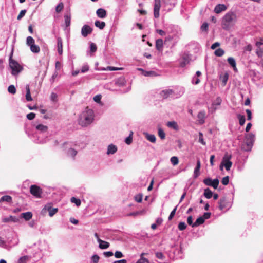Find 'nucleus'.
Segmentation results:
<instances>
[{"instance_id":"obj_31","label":"nucleus","mask_w":263,"mask_h":263,"mask_svg":"<svg viewBox=\"0 0 263 263\" xmlns=\"http://www.w3.org/2000/svg\"><path fill=\"white\" fill-rule=\"evenodd\" d=\"M126 80L124 77H121L119 78L116 81V85L122 87L125 85L126 84Z\"/></svg>"},{"instance_id":"obj_34","label":"nucleus","mask_w":263,"mask_h":263,"mask_svg":"<svg viewBox=\"0 0 263 263\" xmlns=\"http://www.w3.org/2000/svg\"><path fill=\"white\" fill-rule=\"evenodd\" d=\"M204 218L203 217H198L195 222L192 224V227H197L204 222Z\"/></svg>"},{"instance_id":"obj_55","label":"nucleus","mask_w":263,"mask_h":263,"mask_svg":"<svg viewBox=\"0 0 263 263\" xmlns=\"http://www.w3.org/2000/svg\"><path fill=\"white\" fill-rule=\"evenodd\" d=\"M97 47L96 45L93 43H91L90 44V52L94 53L97 51Z\"/></svg>"},{"instance_id":"obj_38","label":"nucleus","mask_w":263,"mask_h":263,"mask_svg":"<svg viewBox=\"0 0 263 263\" xmlns=\"http://www.w3.org/2000/svg\"><path fill=\"white\" fill-rule=\"evenodd\" d=\"M26 99L27 101H31L32 100V97L31 96L30 90L29 88V86L27 85L26 86Z\"/></svg>"},{"instance_id":"obj_3","label":"nucleus","mask_w":263,"mask_h":263,"mask_svg":"<svg viewBox=\"0 0 263 263\" xmlns=\"http://www.w3.org/2000/svg\"><path fill=\"white\" fill-rule=\"evenodd\" d=\"M63 147L67 156L72 158L73 160L78 153V151L81 148L79 143L76 141L65 142L63 143Z\"/></svg>"},{"instance_id":"obj_23","label":"nucleus","mask_w":263,"mask_h":263,"mask_svg":"<svg viewBox=\"0 0 263 263\" xmlns=\"http://www.w3.org/2000/svg\"><path fill=\"white\" fill-rule=\"evenodd\" d=\"M200 167H201L200 161L199 159H198L197 161L196 166V167L194 169V175H193L194 178H196L199 176Z\"/></svg>"},{"instance_id":"obj_22","label":"nucleus","mask_w":263,"mask_h":263,"mask_svg":"<svg viewBox=\"0 0 263 263\" xmlns=\"http://www.w3.org/2000/svg\"><path fill=\"white\" fill-rule=\"evenodd\" d=\"M138 70L141 71L142 74L145 77H155L157 76L156 72L154 71H146L142 68H138Z\"/></svg>"},{"instance_id":"obj_25","label":"nucleus","mask_w":263,"mask_h":263,"mask_svg":"<svg viewBox=\"0 0 263 263\" xmlns=\"http://www.w3.org/2000/svg\"><path fill=\"white\" fill-rule=\"evenodd\" d=\"M97 15L100 18H104L107 15L106 11L103 8H99L96 11Z\"/></svg>"},{"instance_id":"obj_36","label":"nucleus","mask_w":263,"mask_h":263,"mask_svg":"<svg viewBox=\"0 0 263 263\" xmlns=\"http://www.w3.org/2000/svg\"><path fill=\"white\" fill-rule=\"evenodd\" d=\"M167 126L168 127L171 128L176 130H177L179 129L178 125L177 122L174 121L168 122L167 123Z\"/></svg>"},{"instance_id":"obj_64","label":"nucleus","mask_w":263,"mask_h":263,"mask_svg":"<svg viewBox=\"0 0 263 263\" xmlns=\"http://www.w3.org/2000/svg\"><path fill=\"white\" fill-rule=\"evenodd\" d=\"M229 177L228 176L223 177L222 179L221 183H222V184H223L224 185H227L229 183Z\"/></svg>"},{"instance_id":"obj_45","label":"nucleus","mask_w":263,"mask_h":263,"mask_svg":"<svg viewBox=\"0 0 263 263\" xmlns=\"http://www.w3.org/2000/svg\"><path fill=\"white\" fill-rule=\"evenodd\" d=\"M26 44L28 46H30L32 45L35 44V41L31 36H28L26 39Z\"/></svg>"},{"instance_id":"obj_7","label":"nucleus","mask_w":263,"mask_h":263,"mask_svg":"<svg viewBox=\"0 0 263 263\" xmlns=\"http://www.w3.org/2000/svg\"><path fill=\"white\" fill-rule=\"evenodd\" d=\"M192 60V54H190L188 51L183 52L180 59V64L182 67H185L187 64H189Z\"/></svg>"},{"instance_id":"obj_52","label":"nucleus","mask_w":263,"mask_h":263,"mask_svg":"<svg viewBox=\"0 0 263 263\" xmlns=\"http://www.w3.org/2000/svg\"><path fill=\"white\" fill-rule=\"evenodd\" d=\"M142 198L143 195L142 194H137L135 195L134 197L135 200L138 203H140L142 202Z\"/></svg>"},{"instance_id":"obj_28","label":"nucleus","mask_w":263,"mask_h":263,"mask_svg":"<svg viewBox=\"0 0 263 263\" xmlns=\"http://www.w3.org/2000/svg\"><path fill=\"white\" fill-rule=\"evenodd\" d=\"M229 77V74L228 72H225L224 74H220V80L221 81L223 86H225L226 85Z\"/></svg>"},{"instance_id":"obj_16","label":"nucleus","mask_w":263,"mask_h":263,"mask_svg":"<svg viewBox=\"0 0 263 263\" xmlns=\"http://www.w3.org/2000/svg\"><path fill=\"white\" fill-rule=\"evenodd\" d=\"M2 222L5 223L10 222H18L20 220L19 218L10 215L7 217H3L2 219Z\"/></svg>"},{"instance_id":"obj_58","label":"nucleus","mask_w":263,"mask_h":263,"mask_svg":"<svg viewBox=\"0 0 263 263\" xmlns=\"http://www.w3.org/2000/svg\"><path fill=\"white\" fill-rule=\"evenodd\" d=\"M132 135H133V132H131V134L129 135V136L125 138V142L127 144L129 145L132 142V140H133Z\"/></svg>"},{"instance_id":"obj_26","label":"nucleus","mask_w":263,"mask_h":263,"mask_svg":"<svg viewBox=\"0 0 263 263\" xmlns=\"http://www.w3.org/2000/svg\"><path fill=\"white\" fill-rule=\"evenodd\" d=\"M57 49L58 53L61 55L63 53L62 40L60 37L57 38Z\"/></svg>"},{"instance_id":"obj_39","label":"nucleus","mask_w":263,"mask_h":263,"mask_svg":"<svg viewBox=\"0 0 263 263\" xmlns=\"http://www.w3.org/2000/svg\"><path fill=\"white\" fill-rule=\"evenodd\" d=\"M95 25L100 29H103L105 26V23L103 21L97 20L95 22Z\"/></svg>"},{"instance_id":"obj_27","label":"nucleus","mask_w":263,"mask_h":263,"mask_svg":"<svg viewBox=\"0 0 263 263\" xmlns=\"http://www.w3.org/2000/svg\"><path fill=\"white\" fill-rule=\"evenodd\" d=\"M228 63L231 66V67L233 68L234 71L237 72V68L236 67V63L235 60L234 58L232 57H229L227 59Z\"/></svg>"},{"instance_id":"obj_32","label":"nucleus","mask_w":263,"mask_h":263,"mask_svg":"<svg viewBox=\"0 0 263 263\" xmlns=\"http://www.w3.org/2000/svg\"><path fill=\"white\" fill-rule=\"evenodd\" d=\"M21 218H23L25 220L28 221L32 217V213L31 212L22 213L20 215Z\"/></svg>"},{"instance_id":"obj_2","label":"nucleus","mask_w":263,"mask_h":263,"mask_svg":"<svg viewBox=\"0 0 263 263\" xmlns=\"http://www.w3.org/2000/svg\"><path fill=\"white\" fill-rule=\"evenodd\" d=\"M94 118L93 110L86 107L79 115L78 124L82 127H87L93 122Z\"/></svg>"},{"instance_id":"obj_63","label":"nucleus","mask_w":263,"mask_h":263,"mask_svg":"<svg viewBox=\"0 0 263 263\" xmlns=\"http://www.w3.org/2000/svg\"><path fill=\"white\" fill-rule=\"evenodd\" d=\"M115 257L117 258H120L124 256V255L123 253L119 251H117L115 252L114 254Z\"/></svg>"},{"instance_id":"obj_60","label":"nucleus","mask_w":263,"mask_h":263,"mask_svg":"<svg viewBox=\"0 0 263 263\" xmlns=\"http://www.w3.org/2000/svg\"><path fill=\"white\" fill-rule=\"evenodd\" d=\"M136 263H149V261L145 257H140Z\"/></svg>"},{"instance_id":"obj_61","label":"nucleus","mask_w":263,"mask_h":263,"mask_svg":"<svg viewBox=\"0 0 263 263\" xmlns=\"http://www.w3.org/2000/svg\"><path fill=\"white\" fill-rule=\"evenodd\" d=\"M209 24L207 23H203L201 26L200 29L202 31H207L208 30Z\"/></svg>"},{"instance_id":"obj_17","label":"nucleus","mask_w":263,"mask_h":263,"mask_svg":"<svg viewBox=\"0 0 263 263\" xmlns=\"http://www.w3.org/2000/svg\"><path fill=\"white\" fill-rule=\"evenodd\" d=\"M175 93V98H178L181 96H182L184 92H185V89L183 87H176L175 89H173Z\"/></svg>"},{"instance_id":"obj_57","label":"nucleus","mask_w":263,"mask_h":263,"mask_svg":"<svg viewBox=\"0 0 263 263\" xmlns=\"http://www.w3.org/2000/svg\"><path fill=\"white\" fill-rule=\"evenodd\" d=\"M8 90L11 94H14L16 92V88L13 85H11L8 87Z\"/></svg>"},{"instance_id":"obj_19","label":"nucleus","mask_w":263,"mask_h":263,"mask_svg":"<svg viewBox=\"0 0 263 263\" xmlns=\"http://www.w3.org/2000/svg\"><path fill=\"white\" fill-rule=\"evenodd\" d=\"M201 72L200 71H197L192 79V83L194 85L198 84L200 82L199 77L201 76Z\"/></svg>"},{"instance_id":"obj_41","label":"nucleus","mask_w":263,"mask_h":263,"mask_svg":"<svg viewBox=\"0 0 263 263\" xmlns=\"http://www.w3.org/2000/svg\"><path fill=\"white\" fill-rule=\"evenodd\" d=\"M31 51L35 53H37L40 52V49L39 46L35 44L30 46Z\"/></svg>"},{"instance_id":"obj_62","label":"nucleus","mask_w":263,"mask_h":263,"mask_svg":"<svg viewBox=\"0 0 263 263\" xmlns=\"http://www.w3.org/2000/svg\"><path fill=\"white\" fill-rule=\"evenodd\" d=\"M155 256L157 258L160 259H163L165 258V256L163 255V254L160 252H156Z\"/></svg>"},{"instance_id":"obj_11","label":"nucleus","mask_w":263,"mask_h":263,"mask_svg":"<svg viewBox=\"0 0 263 263\" xmlns=\"http://www.w3.org/2000/svg\"><path fill=\"white\" fill-rule=\"evenodd\" d=\"M30 192L34 196L37 198L41 197L42 194V189L36 185H31L30 187Z\"/></svg>"},{"instance_id":"obj_47","label":"nucleus","mask_w":263,"mask_h":263,"mask_svg":"<svg viewBox=\"0 0 263 263\" xmlns=\"http://www.w3.org/2000/svg\"><path fill=\"white\" fill-rule=\"evenodd\" d=\"M65 23L66 27H68L70 24L71 17L70 15L65 14L64 15Z\"/></svg>"},{"instance_id":"obj_13","label":"nucleus","mask_w":263,"mask_h":263,"mask_svg":"<svg viewBox=\"0 0 263 263\" xmlns=\"http://www.w3.org/2000/svg\"><path fill=\"white\" fill-rule=\"evenodd\" d=\"M175 92L173 89H166L161 91L160 95L163 98H175Z\"/></svg>"},{"instance_id":"obj_8","label":"nucleus","mask_w":263,"mask_h":263,"mask_svg":"<svg viewBox=\"0 0 263 263\" xmlns=\"http://www.w3.org/2000/svg\"><path fill=\"white\" fill-rule=\"evenodd\" d=\"M219 208L221 211H227L232 206V202L226 197L221 198L218 201Z\"/></svg>"},{"instance_id":"obj_51","label":"nucleus","mask_w":263,"mask_h":263,"mask_svg":"<svg viewBox=\"0 0 263 263\" xmlns=\"http://www.w3.org/2000/svg\"><path fill=\"white\" fill-rule=\"evenodd\" d=\"M186 224L184 222H180L178 224V228L180 231H183L186 228Z\"/></svg>"},{"instance_id":"obj_42","label":"nucleus","mask_w":263,"mask_h":263,"mask_svg":"<svg viewBox=\"0 0 263 263\" xmlns=\"http://www.w3.org/2000/svg\"><path fill=\"white\" fill-rule=\"evenodd\" d=\"M0 247H2L3 248L9 250L10 247L8 245H7L6 242L2 238L0 237Z\"/></svg>"},{"instance_id":"obj_48","label":"nucleus","mask_w":263,"mask_h":263,"mask_svg":"<svg viewBox=\"0 0 263 263\" xmlns=\"http://www.w3.org/2000/svg\"><path fill=\"white\" fill-rule=\"evenodd\" d=\"M89 69V66L87 63L84 64L81 68V72L82 73H85L87 72Z\"/></svg>"},{"instance_id":"obj_50","label":"nucleus","mask_w":263,"mask_h":263,"mask_svg":"<svg viewBox=\"0 0 263 263\" xmlns=\"http://www.w3.org/2000/svg\"><path fill=\"white\" fill-rule=\"evenodd\" d=\"M29 258L27 255L21 257L18 260V263H26Z\"/></svg>"},{"instance_id":"obj_33","label":"nucleus","mask_w":263,"mask_h":263,"mask_svg":"<svg viewBox=\"0 0 263 263\" xmlns=\"http://www.w3.org/2000/svg\"><path fill=\"white\" fill-rule=\"evenodd\" d=\"M109 247V243L102 240H99V247L101 249H106L108 248Z\"/></svg>"},{"instance_id":"obj_14","label":"nucleus","mask_w":263,"mask_h":263,"mask_svg":"<svg viewBox=\"0 0 263 263\" xmlns=\"http://www.w3.org/2000/svg\"><path fill=\"white\" fill-rule=\"evenodd\" d=\"M161 7V0H155L154 7V16L157 18L159 17V11Z\"/></svg>"},{"instance_id":"obj_20","label":"nucleus","mask_w":263,"mask_h":263,"mask_svg":"<svg viewBox=\"0 0 263 263\" xmlns=\"http://www.w3.org/2000/svg\"><path fill=\"white\" fill-rule=\"evenodd\" d=\"M117 146L113 144H110L107 147L106 154L108 155L114 154L117 152Z\"/></svg>"},{"instance_id":"obj_4","label":"nucleus","mask_w":263,"mask_h":263,"mask_svg":"<svg viewBox=\"0 0 263 263\" xmlns=\"http://www.w3.org/2000/svg\"><path fill=\"white\" fill-rule=\"evenodd\" d=\"M237 20L236 13L233 11H229L223 17L222 20V27L224 30H229L232 27Z\"/></svg>"},{"instance_id":"obj_12","label":"nucleus","mask_w":263,"mask_h":263,"mask_svg":"<svg viewBox=\"0 0 263 263\" xmlns=\"http://www.w3.org/2000/svg\"><path fill=\"white\" fill-rule=\"evenodd\" d=\"M58 211V208H52V204L49 203L46 204L42 210L43 212L48 211L50 217H52Z\"/></svg>"},{"instance_id":"obj_1","label":"nucleus","mask_w":263,"mask_h":263,"mask_svg":"<svg viewBox=\"0 0 263 263\" xmlns=\"http://www.w3.org/2000/svg\"><path fill=\"white\" fill-rule=\"evenodd\" d=\"M34 126L35 128V132L32 135L27 133L28 136L36 143H44L47 142L48 136V126L42 124H39Z\"/></svg>"},{"instance_id":"obj_43","label":"nucleus","mask_w":263,"mask_h":263,"mask_svg":"<svg viewBox=\"0 0 263 263\" xmlns=\"http://www.w3.org/2000/svg\"><path fill=\"white\" fill-rule=\"evenodd\" d=\"M237 118L239 119V124L241 126L243 125L245 123V121H246V119H245V116L241 115L240 114H238V115H237Z\"/></svg>"},{"instance_id":"obj_15","label":"nucleus","mask_w":263,"mask_h":263,"mask_svg":"<svg viewBox=\"0 0 263 263\" xmlns=\"http://www.w3.org/2000/svg\"><path fill=\"white\" fill-rule=\"evenodd\" d=\"M92 28L88 25H84L81 29V34L83 37H86L91 33Z\"/></svg>"},{"instance_id":"obj_5","label":"nucleus","mask_w":263,"mask_h":263,"mask_svg":"<svg viewBox=\"0 0 263 263\" xmlns=\"http://www.w3.org/2000/svg\"><path fill=\"white\" fill-rule=\"evenodd\" d=\"M255 139V134L250 133L245 135V143L242 146L244 151L249 152L251 150Z\"/></svg>"},{"instance_id":"obj_6","label":"nucleus","mask_w":263,"mask_h":263,"mask_svg":"<svg viewBox=\"0 0 263 263\" xmlns=\"http://www.w3.org/2000/svg\"><path fill=\"white\" fill-rule=\"evenodd\" d=\"M9 66L11 69V73L14 76L17 74L23 69L22 67L11 58L9 59Z\"/></svg>"},{"instance_id":"obj_9","label":"nucleus","mask_w":263,"mask_h":263,"mask_svg":"<svg viewBox=\"0 0 263 263\" xmlns=\"http://www.w3.org/2000/svg\"><path fill=\"white\" fill-rule=\"evenodd\" d=\"M232 156L228 153H226L222 158L221 162L224 165L227 171H229L232 165V162L231 161Z\"/></svg>"},{"instance_id":"obj_53","label":"nucleus","mask_w":263,"mask_h":263,"mask_svg":"<svg viewBox=\"0 0 263 263\" xmlns=\"http://www.w3.org/2000/svg\"><path fill=\"white\" fill-rule=\"evenodd\" d=\"M63 7H64V5H63V3H62V2L60 3L57 6V7L55 8L56 12L58 13H60L63 9Z\"/></svg>"},{"instance_id":"obj_49","label":"nucleus","mask_w":263,"mask_h":263,"mask_svg":"<svg viewBox=\"0 0 263 263\" xmlns=\"http://www.w3.org/2000/svg\"><path fill=\"white\" fill-rule=\"evenodd\" d=\"M70 201L72 203H75L77 206H80L81 204V200L79 199L76 198V197H71Z\"/></svg>"},{"instance_id":"obj_56","label":"nucleus","mask_w":263,"mask_h":263,"mask_svg":"<svg viewBox=\"0 0 263 263\" xmlns=\"http://www.w3.org/2000/svg\"><path fill=\"white\" fill-rule=\"evenodd\" d=\"M256 53L258 57H263V48H260V47H257L256 49Z\"/></svg>"},{"instance_id":"obj_46","label":"nucleus","mask_w":263,"mask_h":263,"mask_svg":"<svg viewBox=\"0 0 263 263\" xmlns=\"http://www.w3.org/2000/svg\"><path fill=\"white\" fill-rule=\"evenodd\" d=\"M158 134L161 139H164L165 138V133L161 128H159L158 130Z\"/></svg>"},{"instance_id":"obj_10","label":"nucleus","mask_w":263,"mask_h":263,"mask_svg":"<svg viewBox=\"0 0 263 263\" xmlns=\"http://www.w3.org/2000/svg\"><path fill=\"white\" fill-rule=\"evenodd\" d=\"M203 182L206 185L212 186L214 189H216L218 187L219 181L217 178L212 180L211 178L208 177L205 178L203 180Z\"/></svg>"},{"instance_id":"obj_29","label":"nucleus","mask_w":263,"mask_h":263,"mask_svg":"<svg viewBox=\"0 0 263 263\" xmlns=\"http://www.w3.org/2000/svg\"><path fill=\"white\" fill-rule=\"evenodd\" d=\"M163 42L162 39H157L156 41V48L157 50L159 51H162L163 50Z\"/></svg>"},{"instance_id":"obj_21","label":"nucleus","mask_w":263,"mask_h":263,"mask_svg":"<svg viewBox=\"0 0 263 263\" xmlns=\"http://www.w3.org/2000/svg\"><path fill=\"white\" fill-rule=\"evenodd\" d=\"M221 103V99L220 97H217L215 101L212 103V106L210 108H209V111L211 110L213 111H215L217 109L216 106L220 105Z\"/></svg>"},{"instance_id":"obj_44","label":"nucleus","mask_w":263,"mask_h":263,"mask_svg":"<svg viewBox=\"0 0 263 263\" xmlns=\"http://www.w3.org/2000/svg\"><path fill=\"white\" fill-rule=\"evenodd\" d=\"M214 54L217 57H221L224 54V51L221 48H218L215 51Z\"/></svg>"},{"instance_id":"obj_35","label":"nucleus","mask_w":263,"mask_h":263,"mask_svg":"<svg viewBox=\"0 0 263 263\" xmlns=\"http://www.w3.org/2000/svg\"><path fill=\"white\" fill-rule=\"evenodd\" d=\"M6 202L8 203L12 202V198L9 195H5L0 199V203Z\"/></svg>"},{"instance_id":"obj_59","label":"nucleus","mask_w":263,"mask_h":263,"mask_svg":"<svg viewBox=\"0 0 263 263\" xmlns=\"http://www.w3.org/2000/svg\"><path fill=\"white\" fill-rule=\"evenodd\" d=\"M99 256L97 254H95L91 257V260L93 263H98L99 262Z\"/></svg>"},{"instance_id":"obj_40","label":"nucleus","mask_w":263,"mask_h":263,"mask_svg":"<svg viewBox=\"0 0 263 263\" xmlns=\"http://www.w3.org/2000/svg\"><path fill=\"white\" fill-rule=\"evenodd\" d=\"M204 196L207 199H210L213 196V192L209 188H206L204 190Z\"/></svg>"},{"instance_id":"obj_18","label":"nucleus","mask_w":263,"mask_h":263,"mask_svg":"<svg viewBox=\"0 0 263 263\" xmlns=\"http://www.w3.org/2000/svg\"><path fill=\"white\" fill-rule=\"evenodd\" d=\"M227 9V7L224 4H218L214 8V12L219 14L222 11H224Z\"/></svg>"},{"instance_id":"obj_24","label":"nucleus","mask_w":263,"mask_h":263,"mask_svg":"<svg viewBox=\"0 0 263 263\" xmlns=\"http://www.w3.org/2000/svg\"><path fill=\"white\" fill-rule=\"evenodd\" d=\"M199 123L203 124L205 122V112L204 110L200 111L197 116Z\"/></svg>"},{"instance_id":"obj_37","label":"nucleus","mask_w":263,"mask_h":263,"mask_svg":"<svg viewBox=\"0 0 263 263\" xmlns=\"http://www.w3.org/2000/svg\"><path fill=\"white\" fill-rule=\"evenodd\" d=\"M162 3L165 6L174 7L176 3V0H162Z\"/></svg>"},{"instance_id":"obj_54","label":"nucleus","mask_w":263,"mask_h":263,"mask_svg":"<svg viewBox=\"0 0 263 263\" xmlns=\"http://www.w3.org/2000/svg\"><path fill=\"white\" fill-rule=\"evenodd\" d=\"M170 161H171V163L173 165H177L179 162L178 158L176 156H173V157H171Z\"/></svg>"},{"instance_id":"obj_30","label":"nucleus","mask_w":263,"mask_h":263,"mask_svg":"<svg viewBox=\"0 0 263 263\" xmlns=\"http://www.w3.org/2000/svg\"><path fill=\"white\" fill-rule=\"evenodd\" d=\"M144 135L146 139L152 143H155L156 141V137L153 134H149L147 133H144Z\"/></svg>"}]
</instances>
